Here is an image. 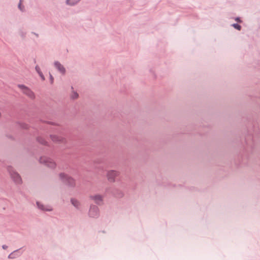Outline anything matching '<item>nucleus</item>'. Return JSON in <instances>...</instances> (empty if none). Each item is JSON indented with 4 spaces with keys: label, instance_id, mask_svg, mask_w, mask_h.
<instances>
[{
    "label": "nucleus",
    "instance_id": "f257e3e1",
    "mask_svg": "<svg viewBox=\"0 0 260 260\" xmlns=\"http://www.w3.org/2000/svg\"><path fill=\"white\" fill-rule=\"evenodd\" d=\"M18 87L21 90L23 94H25L29 98L34 99L35 98L34 93L28 87L22 84H18Z\"/></svg>",
    "mask_w": 260,
    "mask_h": 260
},
{
    "label": "nucleus",
    "instance_id": "f03ea898",
    "mask_svg": "<svg viewBox=\"0 0 260 260\" xmlns=\"http://www.w3.org/2000/svg\"><path fill=\"white\" fill-rule=\"evenodd\" d=\"M59 178L62 181L70 186H74L75 185V180L64 173L59 174Z\"/></svg>",
    "mask_w": 260,
    "mask_h": 260
},
{
    "label": "nucleus",
    "instance_id": "7ed1b4c3",
    "mask_svg": "<svg viewBox=\"0 0 260 260\" xmlns=\"http://www.w3.org/2000/svg\"><path fill=\"white\" fill-rule=\"evenodd\" d=\"M40 161L50 168H54L56 167L55 161L52 159L46 156L41 157L40 159Z\"/></svg>",
    "mask_w": 260,
    "mask_h": 260
},
{
    "label": "nucleus",
    "instance_id": "20e7f679",
    "mask_svg": "<svg viewBox=\"0 0 260 260\" xmlns=\"http://www.w3.org/2000/svg\"><path fill=\"white\" fill-rule=\"evenodd\" d=\"M103 196L101 194H95L89 196V199L98 205L103 204Z\"/></svg>",
    "mask_w": 260,
    "mask_h": 260
},
{
    "label": "nucleus",
    "instance_id": "39448f33",
    "mask_svg": "<svg viewBox=\"0 0 260 260\" xmlns=\"http://www.w3.org/2000/svg\"><path fill=\"white\" fill-rule=\"evenodd\" d=\"M99 210L95 205H92L90 207L89 214L90 217H96L99 215Z\"/></svg>",
    "mask_w": 260,
    "mask_h": 260
},
{
    "label": "nucleus",
    "instance_id": "423d86ee",
    "mask_svg": "<svg viewBox=\"0 0 260 260\" xmlns=\"http://www.w3.org/2000/svg\"><path fill=\"white\" fill-rule=\"evenodd\" d=\"M51 139L54 142L64 143L66 142L65 138L60 135H50Z\"/></svg>",
    "mask_w": 260,
    "mask_h": 260
},
{
    "label": "nucleus",
    "instance_id": "0eeeda50",
    "mask_svg": "<svg viewBox=\"0 0 260 260\" xmlns=\"http://www.w3.org/2000/svg\"><path fill=\"white\" fill-rule=\"evenodd\" d=\"M10 174L12 178L15 182H16L17 183H20L21 182V177L17 173L14 171H12V172H10Z\"/></svg>",
    "mask_w": 260,
    "mask_h": 260
},
{
    "label": "nucleus",
    "instance_id": "6e6552de",
    "mask_svg": "<svg viewBox=\"0 0 260 260\" xmlns=\"http://www.w3.org/2000/svg\"><path fill=\"white\" fill-rule=\"evenodd\" d=\"M54 66L62 74L65 73L66 70L64 68L59 62L57 61L55 62Z\"/></svg>",
    "mask_w": 260,
    "mask_h": 260
},
{
    "label": "nucleus",
    "instance_id": "1a4fd4ad",
    "mask_svg": "<svg viewBox=\"0 0 260 260\" xmlns=\"http://www.w3.org/2000/svg\"><path fill=\"white\" fill-rule=\"evenodd\" d=\"M107 177L109 182H113L114 181V172H113V171H109L107 173Z\"/></svg>",
    "mask_w": 260,
    "mask_h": 260
},
{
    "label": "nucleus",
    "instance_id": "9d476101",
    "mask_svg": "<svg viewBox=\"0 0 260 260\" xmlns=\"http://www.w3.org/2000/svg\"><path fill=\"white\" fill-rule=\"evenodd\" d=\"M37 205L38 207L44 211H51L52 210V208L50 206H45L43 205H42L39 203H37Z\"/></svg>",
    "mask_w": 260,
    "mask_h": 260
},
{
    "label": "nucleus",
    "instance_id": "9b49d317",
    "mask_svg": "<svg viewBox=\"0 0 260 260\" xmlns=\"http://www.w3.org/2000/svg\"><path fill=\"white\" fill-rule=\"evenodd\" d=\"M71 202L72 204L76 208H78L80 206V203L76 199H72Z\"/></svg>",
    "mask_w": 260,
    "mask_h": 260
},
{
    "label": "nucleus",
    "instance_id": "f8f14e48",
    "mask_svg": "<svg viewBox=\"0 0 260 260\" xmlns=\"http://www.w3.org/2000/svg\"><path fill=\"white\" fill-rule=\"evenodd\" d=\"M36 70L37 72L38 73V74H39V75L40 76V77H41V78L42 79V80H44L45 77H44L43 73L41 72L40 68L38 66H36Z\"/></svg>",
    "mask_w": 260,
    "mask_h": 260
},
{
    "label": "nucleus",
    "instance_id": "ddd939ff",
    "mask_svg": "<svg viewBox=\"0 0 260 260\" xmlns=\"http://www.w3.org/2000/svg\"><path fill=\"white\" fill-rule=\"evenodd\" d=\"M80 0H67V3L68 4L70 5H74L77 4Z\"/></svg>",
    "mask_w": 260,
    "mask_h": 260
},
{
    "label": "nucleus",
    "instance_id": "4468645a",
    "mask_svg": "<svg viewBox=\"0 0 260 260\" xmlns=\"http://www.w3.org/2000/svg\"><path fill=\"white\" fill-rule=\"evenodd\" d=\"M233 26L236 29H238V30H240L241 29V26L240 25H239V24H234L233 25Z\"/></svg>",
    "mask_w": 260,
    "mask_h": 260
},
{
    "label": "nucleus",
    "instance_id": "2eb2a0df",
    "mask_svg": "<svg viewBox=\"0 0 260 260\" xmlns=\"http://www.w3.org/2000/svg\"><path fill=\"white\" fill-rule=\"evenodd\" d=\"M21 4H22V1H20L18 7H19V8L20 9V10L23 11V9L21 7Z\"/></svg>",
    "mask_w": 260,
    "mask_h": 260
},
{
    "label": "nucleus",
    "instance_id": "dca6fc26",
    "mask_svg": "<svg viewBox=\"0 0 260 260\" xmlns=\"http://www.w3.org/2000/svg\"><path fill=\"white\" fill-rule=\"evenodd\" d=\"M50 79L51 83H52L53 82V78L51 74H50Z\"/></svg>",
    "mask_w": 260,
    "mask_h": 260
},
{
    "label": "nucleus",
    "instance_id": "f3484780",
    "mask_svg": "<svg viewBox=\"0 0 260 260\" xmlns=\"http://www.w3.org/2000/svg\"><path fill=\"white\" fill-rule=\"evenodd\" d=\"M3 248L5 249H6L7 248V246L6 245H3Z\"/></svg>",
    "mask_w": 260,
    "mask_h": 260
},
{
    "label": "nucleus",
    "instance_id": "a211bd4d",
    "mask_svg": "<svg viewBox=\"0 0 260 260\" xmlns=\"http://www.w3.org/2000/svg\"><path fill=\"white\" fill-rule=\"evenodd\" d=\"M74 96H75V98H76L77 97L78 95L77 93H75Z\"/></svg>",
    "mask_w": 260,
    "mask_h": 260
}]
</instances>
